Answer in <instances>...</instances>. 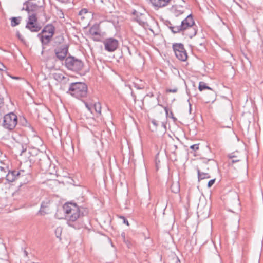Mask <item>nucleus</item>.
Returning <instances> with one entry per match:
<instances>
[{
  "instance_id": "obj_44",
  "label": "nucleus",
  "mask_w": 263,
  "mask_h": 263,
  "mask_svg": "<svg viewBox=\"0 0 263 263\" xmlns=\"http://www.w3.org/2000/svg\"><path fill=\"white\" fill-rule=\"evenodd\" d=\"M12 78H13V79H19V78H18V77H12Z\"/></svg>"
},
{
  "instance_id": "obj_6",
  "label": "nucleus",
  "mask_w": 263,
  "mask_h": 263,
  "mask_svg": "<svg viewBox=\"0 0 263 263\" xmlns=\"http://www.w3.org/2000/svg\"><path fill=\"white\" fill-rule=\"evenodd\" d=\"M173 49L177 59L185 61L187 58V54L184 45L181 43H175L173 45Z\"/></svg>"
},
{
  "instance_id": "obj_37",
  "label": "nucleus",
  "mask_w": 263,
  "mask_h": 263,
  "mask_svg": "<svg viewBox=\"0 0 263 263\" xmlns=\"http://www.w3.org/2000/svg\"><path fill=\"white\" fill-rule=\"evenodd\" d=\"M85 104L87 108L90 111H91V109L92 108V106L90 105H89L87 103L85 102Z\"/></svg>"
},
{
  "instance_id": "obj_39",
  "label": "nucleus",
  "mask_w": 263,
  "mask_h": 263,
  "mask_svg": "<svg viewBox=\"0 0 263 263\" xmlns=\"http://www.w3.org/2000/svg\"><path fill=\"white\" fill-rule=\"evenodd\" d=\"M164 110L167 116L168 115V109L166 107H164Z\"/></svg>"
},
{
  "instance_id": "obj_20",
  "label": "nucleus",
  "mask_w": 263,
  "mask_h": 263,
  "mask_svg": "<svg viewBox=\"0 0 263 263\" xmlns=\"http://www.w3.org/2000/svg\"><path fill=\"white\" fill-rule=\"evenodd\" d=\"M64 40V39L62 35H59L55 36L53 39L54 45L58 46L62 44H64V43H63Z\"/></svg>"
},
{
  "instance_id": "obj_26",
  "label": "nucleus",
  "mask_w": 263,
  "mask_h": 263,
  "mask_svg": "<svg viewBox=\"0 0 263 263\" xmlns=\"http://www.w3.org/2000/svg\"><path fill=\"white\" fill-rule=\"evenodd\" d=\"M53 78L57 81H60L65 78L64 76L62 73H55L53 74Z\"/></svg>"
},
{
  "instance_id": "obj_2",
  "label": "nucleus",
  "mask_w": 263,
  "mask_h": 263,
  "mask_svg": "<svg viewBox=\"0 0 263 263\" xmlns=\"http://www.w3.org/2000/svg\"><path fill=\"white\" fill-rule=\"evenodd\" d=\"M63 209L69 221H75L81 215L83 216L84 215L82 211L84 209L80 208L76 203H65L63 205Z\"/></svg>"
},
{
  "instance_id": "obj_28",
  "label": "nucleus",
  "mask_w": 263,
  "mask_h": 263,
  "mask_svg": "<svg viewBox=\"0 0 263 263\" xmlns=\"http://www.w3.org/2000/svg\"><path fill=\"white\" fill-rule=\"evenodd\" d=\"M168 148L171 152L175 153V151L177 149V146L175 144H170L168 145Z\"/></svg>"
},
{
  "instance_id": "obj_23",
  "label": "nucleus",
  "mask_w": 263,
  "mask_h": 263,
  "mask_svg": "<svg viewBox=\"0 0 263 263\" xmlns=\"http://www.w3.org/2000/svg\"><path fill=\"white\" fill-rule=\"evenodd\" d=\"M21 20V17H12L11 18V25L13 27H14V26H16L17 25H18L20 23V21Z\"/></svg>"
},
{
  "instance_id": "obj_22",
  "label": "nucleus",
  "mask_w": 263,
  "mask_h": 263,
  "mask_svg": "<svg viewBox=\"0 0 263 263\" xmlns=\"http://www.w3.org/2000/svg\"><path fill=\"white\" fill-rule=\"evenodd\" d=\"M228 157L231 159V163L232 164H233L234 163H236V162H238L239 161H240V159L238 158V157L234 153H231V154H230L229 155H228Z\"/></svg>"
},
{
  "instance_id": "obj_42",
  "label": "nucleus",
  "mask_w": 263,
  "mask_h": 263,
  "mask_svg": "<svg viewBox=\"0 0 263 263\" xmlns=\"http://www.w3.org/2000/svg\"><path fill=\"white\" fill-rule=\"evenodd\" d=\"M24 254H25V255L26 256H27L28 253H27V252L26 250L24 251Z\"/></svg>"
},
{
  "instance_id": "obj_32",
  "label": "nucleus",
  "mask_w": 263,
  "mask_h": 263,
  "mask_svg": "<svg viewBox=\"0 0 263 263\" xmlns=\"http://www.w3.org/2000/svg\"><path fill=\"white\" fill-rule=\"evenodd\" d=\"M190 148L196 151L199 149L198 144H194L190 146Z\"/></svg>"
},
{
  "instance_id": "obj_35",
  "label": "nucleus",
  "mask_w": 263,
  "mask_h": 263,
  "mask_svg": "<svg viewBox=\"0 0 263 263\" xmlns=\"http://www.w3.org/2000/svg\"><path fill=\"white\" fill-rule=\"evenodd\" d=\"M17 36L22 42H24V39L23 36L18 32L17 33Z\"/></svg>"
},
{
  "instance_id": "obj_14",
  "label": "nucleus",
  "mask_w": 263,
  "mask_h": 263,
  "mask_svg": "<svg viewBox=\"0 0 263 263\" xmlns=\"http://www.w3.org/2000/svg\"><path fill=\"white\" fill-rule=\"evenodd\" d=\"M9 171V168L7 166H0V183L3 182L4 177H6L7 172Z\"/></svg>"
},
{
  "instance_id": "obj_34",
  "label": "nucleus",
  "mask_w": 263,
  "mask_h": 263,
  "mask_svg": "<svg viewBox=\"0 0 263 263\" xmlns=\"http://www.w3.org/2000/svg\"><path fill=\"white\" fill-rule=\"evenodd\" d=\"M120 218L123 219L124 223L126 224L127 226L129 225L128 220L125 218V217L120 216Z\"/></svg>"
},
{
  "instance_id": "obj_12",
  "label": "nucleus",
  "mask_w": 263,
  "mask_h": 263,
  "mask_svg": "<svg viewBox=\"0 0 263 263\" xmlns=\"http://www.w3.org/2000/svg\"><path fill=\"white\" fill-rule=\"evenodd\" d=\"M24 6H26L23 8V10H25L27 11L28 13L30 14L31 12H34L37 10L39 8V6L35 3H30L28 1L25 2L24 3Z\"/></svg>"
},
{
  "instance_id": "obj_33",
  "label": "nucleus",
  "mask_w": 263,
  "mask_h": 263,
  "mask_svg": "<svg viewBox=\"0 0 263 263\" xmlns=\"http://www.w3.org/2000/svg\"><path fill=\"white\" fill-rule=\"evenodd\" d=\"M178 91V89L177 88H174L173 89H167L166 91L168 92H173L175 93Z\"/></svg>"
},
{
  "instance_id": "obj_38",
  "label": "nucleus",
  "mask_w": 263,
  "mask_h": 263,
  "mask_svg": "<svg viewBox=\"0 0 263 263\" xmlns=\"http://www.w3.org/2000/svg\"><path fill=\"white\" fill-rule=\"evenodd\" d=\"M202 166L204 168H206L208 170L209 169V168L207 167L208 164L206 163H202Z\"/></svg>"
},
{
  "instance_id": "obj_41",
  "label": "nucleus",
  "mask_w": 263,
  "mask_h": 263,
  "mask_svg": "<svg viewBox=\"0 0 263 263\" xmlns=\"http://www.w3.org/2000/svg\"><path fill=\"white\" fill-rule=\"evenodd\" d=\"M152 123L154 125H155V126H157V123H156V120H153V121H152Z\"/></svg>"
},
{
  "instance_id": "obj_40",
  "label": "nucleus",
  "mask_w": 263,
  "mask_h": 263,
  "mask_svg": "<svg viewBox=\"0 0 263 263\" xmlns=\"http://www.w3.org/2000/svg\"><path fill=\"white\" fill-rule=\"evenodd\" d=\"M168 28H170V26L172 25H175V24H172L170 22H168V24H166Z\"/></svg>"
},
{
  "instance_id": "obj_17",
  "label": "nucleus",
  "mask_w": 263,
  "mask_h": 263,
  "mask_svg": "<svg viewBox=\"0 0 263 263\" xmlns=\"http://www.w3.org/2000/svg\"><path fill=\"white\" fill-rule=\"evenodd\" d=\"M26 27L32 32H38L41 29L40 25L36 23H33L32 25H26Z\"/></svg>"
},
{
  "instance_id": "obj_15",
  "label": "nucleus",
  "mask_w": 263,
  "mask_h": 263,
  "mask_svg": "<svg viewBox=\"0 0 263 263\" xmlns=\"http://www.w3.org/2000/svg\"><path fill=\"white\" fill-rule=\"evenodd\" d=\"M50 201L48 199H46L45 200L43 201L42 202L41 205V209L40 210V212L41 213H43L44 214L47 213V211H46L45 210H46V209L48 208L49 205L50 204Z\"/></svg>"
},
{
  "instance_id": "obj_29",
  "label": "nucleus",
  "mask_w": 263,
  "mask_h": 263,
  "mask_svg": "<svg viewBox=\"0 0 263 263\" xmlns=\"http://www.w3.org/2000/svg\"><path fill=\"white\" fill-rule=\"evenodd\" d=\"M90 32L93 35H97L99 34V32L96 30L95 28L93 27L91 28L90 29Z\"/></svg>"
},
{
  "instance_id": "obj_43",
  "label": "nucleus",
  "mask_w": 263,
  "mask_h": 263,
  "mask_svg": "<svg viewBox=\"0 0 263 263\" xmlns=\"http://www.w3.org/2000/svg\"><path fill=\"white\" fill-rule=\"evenodd\" d=\"M170 115L171 116V117H172V118H173V112H172V111H171V112H170Z\"/></svg>"
},
{
  "instance_id": "obj_27",
  "label": "nucleus",
  "mask_w": 263,
  "mask_h": 263,
  "mask_svg": "<svg viewBox=\"0 0 263 263\" xmlns=\"http://www.w3.org/2000/svg\"><path fill=\"white\" fill-rule=\"evenodd\" d=\"M121 238L124 243H125L128 247L130 244L129 242L126 239V235L125 232H122L121 234Z\"/></svg>"
},
{
  "instance_id": "obj_19",
  "label": "nucleus",
  "mask_w": 263,
  "mask_h": 263,
  "mask_svg": "<svg viewBox=\"0 0 263 263\" xmlns=\"http://www.w3.org/2000/svg\"><path fill=\"white\" fill-rule=\"evenodd\" d=\"M171 190L174 193H178L180 191V185L178 181L173 182L171 186Z\"/></svg>"
},
{
  "instance_id": "obj_3",
  "label": "nucleus",
  "mask_w": 263,
  "mask_h": 263,
  "mask_svg": "<svg viewBox=\"0 0 263 263\" xmlns=\"http://www.w3.org/2000/svg\"><path fill=\"white\" fill-rule=\"evenodd\" d=\"M87 90V86L84 83H72L69 85L67 93L80 99L86 97Z\"/></svg>"
},
{
  "instance_id": "obj_36",
  "label": "nucleus",
  "mask_w": 263,
  "mask_h": 263,
  "mask_svg": "<svg viewBox=\"0 0 263 263\" xmlns=\"http://www.w3.org/2000/svg\"><path fill=\"white\" fill-rule=\"evenodd\" d=\"M3 105H4V99L0 95V108H1Z\"/></svg>"
},
{
  "instance_id": "obj_1",
  "label": "nucleus",
  "mask_w": 263,
  "mask_h": 263,
  "mask_svg": "<svg viewBox=\"0 0 263 263\" xmlns=\"http://www.w3.org/2000/svg\"><path fill=\"white\" fill-rule=\"evenodd\" d=\"M183 20L179 25H172L170 29L174 33H181L183 35L190 39L194 37L197 32V26L195 23L192 14L183 16Z\"/></svg>"
},
{
  "instance_id": "obj_16",
  "label": "nucleus",
  "mask_w": 263,
  "mask_h": 263,
  "mask_svg": "<svg viewBox=\"0 0 263 263\" xmlns=\"http://www.w3.org/2000/svg\"><path fill=\"white\" fill-rule=\"evenodd\" d=\"M54 33V27L52 25H47L44 28L42 31V33L45 34V33H49L51 35H53Z\"/></svg>"
},
{
  "instance_id": "obj_30",
  "label": "nucleus",
  "mask_w": 263,
  "mask_h": 263,
  "mask_svg": "<svg viewBox=\"0 0 263 263\" xmlns=\"http://www.w3.org/2000/svg\"><path fill=\"white\" fill-rule=\"evenodd\" d=\"M6 69H7V68L5 66V65L3 63L0 62V71H5L6 70Z\"/></svg>"
},
{
  "instance_id": "obj_31",
  "label": "nucleus",
  "mask_w": 263,
  "mask_h": 263,
  "mask_svg": "<svg viewBox=\"0 0 263 263\" xmlns=\"http://www.w3.org/2000/svg\"><path fill=\"white\" fill-rule=\"evenodd\" d=\"M215 182V179L210 180L208 183V187H211Z\"/></svg>"
},
{
  "instance_id": "obj_11",
  "label": "nucleus",
  "mask_w": 263,
  "mask_h": 263,
  "mask_svg": "<svg viewBox=\"0 0 263 263\" xmlns=\"http://www.w3.org/2000/svg\"><path fill=\"white\" fill-rule=\"evenodd\" d=\"M170 12L175 16L178 17L184 15L185 8L180 5H173L170 8Z\"/></svg>"
},
{
  "instance_id": "obj_24",
  "label": "nucleus",
  "mask_w": 263,
  "mask_h": 263,
  "mask_svg": "<svg viewBox=\"0 0 263 263\" xmlns=\"http://www.w3.org/2000/svg\"><path fill=\"white\" fill-rule=\"evenodd\" d=\"M198 88H199V90L200 91H202V90H204V89H210V90H212V89H211L210 87L206 85V83H204V82H200L199 83V87H198Z\"/></svg>"
},
{
  "instance_id": "obj_10",
  "label": "nucleus",
  "mask_w": 263,
  "mask_h": 263,
  "mask_svg": "<svg viewBox=\"0 0 263 263\" xmlns=\"http://www.w3.org/2000/svg\"><path fill=\"white\" fill-rule=\"evenodd\" d=\"M171 1V0H150L152 5L156 10L166 7Z\"/></svg>"
},
{
  "instance_id": "obj_7",
  "label": "nucleus",
  "mask_w": 263,
  "mask_h": 263,
  "mask_svg": "<svg viewBox=\"0 0 263 263\" xmlns=\"http://www.w3.org/2000/svg\"><path fill=\"white\" fill-rule=\"evenodd\" d=\"M68 48L69 46L65 43L57 46L54 49V52L56 58L60 61L65 60L68 53Z\"/></svg>"
},
{
  "instance_id": "obj_4",
  "label": "nucleus",
  "mask_w": 263,
  "mask_h": 263,
  "mask_svg": "<svg viewBox=\"0 0 263 263\" xmlns=\"http://www.w3.org/2000/svg\"><path fill=\"white\" fill-rule=\"evenodd\" d=\"M64 65L68 70L78 72L82 69L84 64L82 60L69 55L65 59Z\"/></svg>"
},
{
  "instance_id": "obj_25",
  "label": "nucleus",
  "mask_w": 263,
  "mask_h": 263,
  "mask_svg": "<svg viewBox=\"0 0 263 263\" xmlns=\"http://www.w3.org/2000/svg\"><path fill=\"white\" fill-rule=\"evenodd\" d=\"M93 108L96 112L99 115L101 114V106L100 103H95L93 104Z\"/></svg>"
},
{
  "instance_id": "obj_13",
  "label": "nucleus",
  "mask_w": 263,
  "mask_h": 263,
  "mask_svg": "<svg viewBox=\"0 0 263 263\" xmlns=\"http://www.w3.org/2000/svg\"><path fill=\"white\" fill-rule=\"evenodd\" d=\"M37 36L40 38L42 43L44 45H47L53 36L52 35H51L49 33H39L38 34Z\"/></svg>"
},
{
  "instance_id": "obj_18",
  "label": "nucleus",
  "mask_w": 263,
  "mask_h": 263,
  "mask_svg": "<svg viewBox=\"0 0 263 263\" xmlns=\"http://www.w3.org/2000/svg\"><path fill=\"white\" fill-rule=\"evenodd\" d=\"M197 172L199 180L210 178V174L207 172H201L199 168L197 169Z\"/></svg>"
},
{
  "instance_id": "obj_21",
  "label": "nucleus",
  "mask_w": 263,
  "mask_h": 263,
  "mask_svg": "<svg viewBox=\"0 0 263 263\" xmlns=\"http://www.w3.org/2000/svg\"><path fill=\"white\" fill-rule=\"evenodd\" d=\"M36 21L37 18L36 14L33 13L31 14H29L28 22L26 25H32L33 23H36Z\"/></svg>"
},
{
  "instance_id": "obj_9",
  "label": "nucleus",
  "mask_w": 263,
  "mask_h": 263,
  "mask_svg": "<svg viewBox=\"0 0 263 263\" xmlns=\"http://www.w3.org/2000/svg\"><path fill=\"white\" fill-rule=\"evenodd\" d=\"M8 173L6 175V179L8 181L12 182L14 181L19 176H24L25 175V172L24 170L17 171H12L9 170Z\"/></svg>"
},
{
  "instance_id": "obj_5",
  "label": "nucleus",
  "mask_w": 263,
  "mask_h": 263,
  "mask_svg": "<svg viewBox=\"0 0 263 263\" xmlns=\"http://www.w3.org/2000/svg\"><path fill=\"white\" fill-rule=\"evenodd\" d=\"M17 116L14 113L7 114L3 117L2 125L5 129L12 131L17 125Z\"/></svg>"
},
{
  "instance_id": "obj_8",
  "label": "nucleus",
  "mask_w": 263,
  "mask_h": 263,
  "mask_svg": "<svg viewBox=\"0 0 263 263\" xmlns=\"http://www.w3.org/2000/svg\"><path fill=\"white\" fill-rule=\"evenodd\" d=\"M105 49L109 52L115 51L118 47V41L114 38L106 39L103 42Z\"/></svg>"
}]
</instances>
